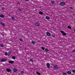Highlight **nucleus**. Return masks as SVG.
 Listing matches in <instances>:
<instances>
[{"label":"nucleus","instance_id":"1","mask_svg":"<svg viewBox=\"0 0 75 75\" xmlns=\"http://www.w3.org/2000/svg\"><path fill=\"white\" fill-rule=\"evenodd\" d=\"M35 26L39 27L40 25V23L38 22H37L35 23Z\"/></svg>","mask_w":75,"mask_h":75},{"label":"nucleus","instance_id":"2","mask_svg":"<svg viewBox=\"0 0 75 75\" xmlns=\"http://www.w3.org/2000/svg\"><path fill=\"white\" fill-rule=\"evenodd\" d=\"M59 4L60 6H64L66 4L65 3L62 2L60 3Z\"/></svg>","mask_w":75,"mask_h":75},{"label":"nucleus","instance_id":"3","mask_svg":"<svg viewBox=\"0 0 75 75\" xmlns=\"http://www.w3.org/2000/svg\"><path fill=\"white\" fill-rule=\"evenodd\" d=\"M7 59H2L1 60V62H6V61H7Z\"/></svg>","mask_w":75,"mask_h":75},{"label":"nucleus","instance_id":"4","mask_svg":"<svg viewBox=\"0 0 75 75\" xmlns=\"http://www.w3.org/2000/svg\"><path fill=\"white\" fill-rule=\"evenodd\" d=\"M54 69H59V67H58L57 65H55L54 66Z\"/></svg>","mask_w":75,"mask_h":75},{"label":"nucleus","instance_id":"5","mask_svg":"<svg viewBox=\"0 0 75 75\" xmlns=\"http://www.w3.org/2000/svg\"><path fill=\"white\" fill-rule=\"evenodd\" d=\"M46 65L47 67V68H50V63H47Z\"/></svg>","mask_w":75,"mask_h":75},{"label":"nucleus","instance_id":"6","mask_svg":"<svg viewBox=\"0 0 75 75\" xmlns=\"http://www.w3.org/2000/svg\"><path fill=\"white\" fill-rule=\"evenodd\" d=\"M46 34L47 36H50L51 35V34L50 33L47 32L46 33Z\"/></svg>","mask_w":75,"mask_h":75},{"label":"nucleus","instance_id":"7","mask_svg":"<svg viewBox=\"0 0 75 75\" xmlns=\"http://www.w3.org/2000/svg\"><path fill=\"white\" fill-rule=\"evenodd\" d=\"M9 62L10 63V64H13L14 63V61H9Z\"/></svg>","mask_w":75,"mask_h":75},{"label":"nucleus","instance_id":"8","mask_svg":"<svg viewBox=\"0 0 75 75\" xmlns=\"http://www.w3.org/2000/svg\"><path fill=\"white\" fill-rule=\"evenodd\" d=\"M6 71H7V72H11V70L10 69H6Z\"/></svg>","mask_w":75,"mask_h":75},{"label":"nucleus","instance_id":"9","mask_svg":"<svg viewBox=\"0 0 75 75\" xmlns=\"http://www.w3.org/2000/svg\"><path fill=\"white\" fill-rule=\"evenodd\" d=\"M0 17H1V18H4V16L3 15H0Z\"/></svg>","mask_w":75,"mask_h":75},{"label":"nucleus","instance_id":"10","mask_svg":"<svg viewBox=\"0 0 75 75\" xmlns=\"http://www.w3.org/2000/svg\"><path fill=\"white\" fill-rule=\"evenodd\" d=\"M67 74H71V72L69 71H67Z\"/></svg>","mask_w":75,"mask_h":75},{"label":"nucleus","instance_id":"11","mask_svg":"<svg viewBox=\"0 0 75 75\" xmlns=\"http://www.w3.org/2000/svg\"><path fill=\"white\" fill-rule=\"evenodd\" d=\"M50 18V17L48 16H46V19H47V20H49Z\"/></svg>","mask_w":75,"mask_h":75},{"label":"nucleus","instance_id":"12","mask_svg":"<svg viewBox=\"0 0 75 75\" xmlns=\"http://www.w3.org/2000/svg\"><path fill=\"white\" fill-rule=\"evenodd\" d=\"M11 51H10L9 52H8L7 54L8 56H9V55H10V54H11Z\"/></svg>","mask_w":75,"mask_h":75},{"label":"nucleus","instance_id":"13","mask_svg":"<svg viewBox=\"0 0 75 75\" xmlns=\"http://www.w3.org/2000/svg\"><path fill=\"white\" fill-rule=\"evenodd\" d=\"M62 35H67V33H65V32H63V33H62Z\"/></svg>","mask_w":75,"mask_h":75},{"label":"nucleus","instance_id":"14","mask_svg":"<svg viewBox=\"0 0 75 75\" xmlns=\"http://www.w3.org/2000/svg\"><path fill=\"white\" fill-rule=\"evenodd\" d=\"M17 71V70L16 69H14L13 70V71H14V72H16Z\"/></svg>","mask_w":75,"mask_h":75},{"label":"nucleus","instance_id":"15","mask_svg":"<svg viewBox=\"0 0 75 75\" xmlns=\"http://www.w3.org/2000/svg\"><path fill=\"white\" fill-rule=\"evenodd\" d=\"M39 14H43V12L41 11L40 12H39Z\"/></svg>","mask_w":75,"mask_h":75},{"label":"nucleus","instance_id":"16","mask_svg":"<svg viewBox=\"0 0 75 75\" xmlns=\"http://www.w3.org/2000/svg\"><path fill=\"white\" fill-rule=\"evenodd\" d=\"M36 74H38V75H41L40 73L37 71L36 72Z\"/></svg>","mask_w":75,"mask_h":75},{"label":"nucleus","instance_id":"17","mask_svg":"<svg viewBox=\"0 0 75 75\" xmlns=\"http://www.w3.org/2000/svg\"><path fill=\"white\" fill-rule=\"evenodd\" d=\"M12 59H16V57L14 56H13L12 57Z\"/></svg>","mask_w":75,"mask_h":75},{"label":"nucleus","instance_id":"18","mask_svg":"<svg viewBox=\"0 0 75 75\" xmlns=\"http://www.w3.org/2000/svg\"><path fill=\"white\" fill-rule=\"evenodd\" d=\"M0 45L1 47H4V45H3V44H0Z\"/></svg>","mask_w":75,"mask_h":75},{"label":"nucleus","instance_id":"19","mask_svg":"<svg viewBox=\"0 0 75 75\" xmlns=\"http://www.w3.org/2000/svg\"><path fill=\"white\" fill-rule=\"evenodd\" d=\"M45 51L47 52H48V51H49V50H48V49H45Z\"/></svg>","mask_w":75,"mask_h":75},{"label":"nucleus","instance_id":"20","mask_svg":"<svg viewBox=\"0 0 75 75\" xmlns=\"http://www.w3.org/2000/svg\"><path fill=\"white\" fill-rule=\"evenodd\" d=\"M51 3H52V4H54V3H55V1H52Z\"/></svg>","mask_w":75,"mask_h":75},{"label":"nucleus","instance_id":"21","mask_svg":"<svg viewBox=\"0 0 75 75\" xmlns=\"http://www.w3.org/2000/svg\"><path fill=\"white\" fill-rule=\"evenodd\" d=\"M31 62H33V59H30L29 60Z\"/></svg>","mask_w":75,"mask_h":75},{"label":"nucleus","instance_id":"22","mask_svg":"<svg viewBox=\"0 0 75 75\" xmlns=\"http://www.w3.org/2000/svg\"><path fill=\"white\" fill-rule=\"evenodd\" d=\"M31 42L32 44H34L35 43V42L33 41H32Z\"/></svg>","mask_w":75,"mask_h":75},{"label":"nucleus","instance_id":"23","mask_svg":"<svg viewBox=\"0 0 75 75\" xmlns=\"http://www.w3.org/2000/svg\"><path fill=\"white\" fill-rule=\"evenodd\" d=\"M68 28H69V29H71V26H70L69 25L68 26Z\"/></svg>","mask_w":75,"mask_h":75},{"label":"nucleus","instance_id":"24","mask_svg":"<svg viewBox=\"0 0 75 75\" xmlns=\"http://www.w3.org/2000/svg\"><path fill=\"white\" fill-rule=\"evenodd\" d=\"M19 40L20 41H23V40L22 38H20L19 39Z\"/></svg>","mask_w":75,"mask_h":75},{"label":"nucleus","instance_id":"25","mask_svg":"<svg viewBox=\"0 0 75 75\" xmlns=\"http://www.w3.org/2000/svg\"><path fill=\"white\" fill-rule=\"evenodd\" d=\"M41 48L42 50H45V48L43 47H42Z\"/></svg>","mask_w":75,"mask_h":75},{"label":"nucleus","instance_id":"26","mask_svg":"<svg viewBox=\"0 0 75 75\" xmlns=\"http://www.w3.org/2000/svg\"><path fill=\"white\" fill-rule=\"evenodd\" d=\"M18 10H19V11H21V10H22V8H21V9L18 8Z\"/></svg>","mask_w":75,"mask_h":75},{"label":"nucleus","instance_id":"27","mask_svg":"<svg viewBox=\"0 0 75 75\" xmlns=\"http://www.w3.org/2000/svg\"><path fill=\"white\" fill-rule=\"evenodd\" d=\"M0 23L2 25H4V23H2L1 22H0Z\"/></svg>","mask_w":75,"mask_h":75},{"label":"nucleus","instance_id":"28","mask_svg":"<svg viewBox=\"0 0 75 75\" xmlns=\"http://www.w3.org/2000/svg\"><path fill=\"white\" fill-rule=\"evenodd\" d=\"M72 72L73 73H75V70H72Z\"/></svg>","mask_w":75,"mask_h":75},{"label":"nucleus","instance_id":"29","mask_svg":"<svg viewBox=\"0 0 75 75\" xmlns=\"http://www.w3.org/2000/svg\"><path fill=\"white\" fill-rule=\"evenodd\" d=\"M15 17H12V20H14L15 19L14 18Z\"/></svg>","mask_w":75,"mask_h":75},{"label":"nucleus","instance_id":"30","mask_svg":"<svg viewBox=\"0 0 75 75\" xmlns=\"http://www.w3.org/2000/svg\"><path fill=\"white\" fill-rule=\"evenodd\" d=\"M60 32L61 33H62V34H63V33H64V31H60Z\"/></svg>","mask_w":75,"mask_h":75},{"label":"nucleus","instance_id":"31","mask_svg":"<svg viewBox=\"0 0 75 75\" xmlns=\"http://www.w3.org/2000/svg\"><path fill=\"white\" fill-rule=\"evenodd\" d=\"M63 75H67V73H64L63 74Z\"/></svg>","mask_w":75,"mask_h":75},{"label":"nucleus","instance_id":"32","mask_svg":"<svg viewBox=\"0 0 75 75\" xmlns=\"http://www.w3.org/2000/svg\"><path fill=\"white\" fill-rule=\"evenodd\" d=\"M5 55H7V52H6L5 53Z\"/></svg>","mask_w":75,"mask_h":75},{"label":"nucleus","instance_id":"33","mask_svg":"<svg viewBox=\"0 0 75 75\" xmlns=\"http://www.w3.org/2000/svg\"><path fill=\"white\" fill-rule=\"evenodd\" d=\"M2 10H4L5 9V8H4V7H2Z\"/></svg>","mask_w":75,"mask_h":75},{"label":"nucleus","instance_id":"34","mask_svg":"<svg viewBox=\"0 0 75 75\" xmlns=\"http://www.w3.org/2000/svg\"><path fill=\"white\" fill-rule=\"evenodd\" d=\"M21 74H23L24 73V71H21Z\"/></svg>","mask_w":75,"mask_h":75},{"label":"nucleus","instance_id":"35","mask_svg":"<svg viewBox=\"0 0 75 75\" xmlns=\"http://www.w3.org/2000/svg\"><path fill=\"white\" fill-rule=\"evenodd\" d=\"M52 37H55V35H52Z\"/></svg>","mask_w":75,"mask_h":75},{"label":"nucleus","instance_id":"36","mask_svg":"<svg viewBox=\"0 0 75 75\" xmlns=\"http://www.w3.org/2000/svg\"><path fill=\"white\" fill-rule=\"evenodd\" d=\"M75 50H74L72 51V52H75Z\"/></svg>","mask_w":75,"mask_h":75},{"label":"nucleus","instance_id":"37","mask_svg":"<svg viewBox=\"0 0 75 75\" xmlns=\"http://www.w3.org/2000/svg\"><path fill=\"white\" fill-rule=\"evenodd\" d=\"M2 35L3 37H4V35L2 34Z\"/></svg>","mask_w":75,"mask_h":75},{"label":"nucleus","instance_id":"38","mask_svg":"<svg viewBox=\"0 0 75 75\" xmlns=\"http://www.w3.org/2000/svg\"><path fill=\"white\" fill-rule=\"evenodd\" d=\"M25 1H28V0H25Z\"/></svg>","mask_w":75,"mask_h":75},{"label":"nucleus","instance_id":"39","mask_svg":"<svg viewBox=\"0 0 75 75\" xmlns=\"http://www.w3.org/2000/svg\"><path fill=\"white\" fill-rule=\"evenodd\" d=\"M18 4H20V3H18Z\"/></svg>","mask_w":75,"mask_h":75},{"label":"nucleus","instance_id":"40","mask_svg":"<svg viewBox=\"0 0 75 75\" xmlns=\"http://www.w3.org/2000/svg\"><path fill=\"white\" fill-rule=\"evenodd\" d=\"M70 8H72H72H73L72 7H71Z\"/></svg>","mask_w":75,"mask_h":75},{"label":"nucleus","instance_id":"41","mask_svg":"<svg viewBox=\"0 0 75 75\" xmlns=\"http://www.w3.org/2000/svg\"><path fill=\"white\" fill-rule=\"evenodd\" d=\"M0 6H1V5H0Z\"/></svg>","mask_w":75,"mask_h":75}]
</instances>
